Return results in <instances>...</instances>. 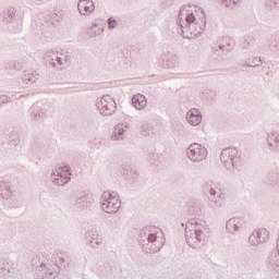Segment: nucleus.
Here are the masks:
<instances>
[{
  "label": "nucleus",
  "mask_w": 279,
  "mask_h": 279,
  "mask_svg": "<svg viewBox=\"0 0 279 279\" xmlns=\"http://www.w3.org/2000/svg\"><path fill=\"white\" fill-rule=\"evenodd\" d=\"M183 38H199L206 31V13L195 4L181 7L177 21Z\"/></svg>",
  "instance_id": "nucleus-1"
},
{
  "label": "nucleus",
  "mask_w": 279,
  "mask_h": 279,
  "mask_svg": "<svg viewBox=\"0 0 279 279\" xmlns=\"http://www.w3.org/2000/svg\"><path fill=\"white\" fill-rule=\"evenodd\" d=\"M96 106L102 117H112L117 112V102L110 95L98 98Z\"/></svg>",
  "instance_id": "nucleus-2"
},
{
  "label": "nucleus",
  "mask_w": 279,
  "mask_h": 279,
  "mask_svg": "<svg viewBox=\"0 0 279 279\" xmlns=\"http://www.w3.org/2000/svg\"><path fill=\"white\" fill-rule=\"evenodd\" d=\"M44 58L52 69H62V66L69 64V57L57 51L49 50Z\"/></svg>",
  "instance_id": "nucleus-3"
},
{
  "label": "nucleus",
  "mask_w": 279,
  "mask_h": 279,
  "mask_svg": "<svg viewBox=\"0 0 279 279\" xmlns=\"http://www.w3.org/2000/svg\"><path fill=\"white\" fill-rule=\"evenodd\" d=\"M121 206V202H119V197L117 195H112L110 192H105L102 195L101 208L105 213H117Z\"/></svg>",
  "instance_id": "nucleus-4"
},
{
  "label": "nucleus",
  "mask_w": 279,
  "mask_h": 279,
  "mask_svg": "<svg viewBox=\"0 0 279 279\" xmlns=\"http://www.w3.org/2000/svg\"><path fill=\"white\" fill-rule=\"evenodd\" d=\"M158 62L163 69H178L180 66V58L173 53H162Z\"/></svg>",
  "instance_id": "nucleus-5"
},
{
  "label": "nucleus",
  "mask_w": 279,
  "mask_h": 279,
  "mask_svg": "<svg viewBox=\"0 0 279 279\" xmlns=\"http://www.w3.org/2000/svg\"><path fill=\"white\" fill-rule=\"evenodd\" d=\"M185 120L192 128H197L204 121V116L199 109L192 108L186 112Z\"/></svg>",
  "instance_id": "nucleus-6"
},
{
  "label": "nucleus",
  "mask_w": 279,
  "mask_h": 279,
  "mask_svg": "<svg viewBox=\"0 0 279 279\" xmlns=\"http://www.w3.org/2000/svg\"><path fill=\"white\" fill-rule=\"evenodd\" d=\"M78 13L88 16L95 12V2L93 0H80L77 3Z\"/></svg>",
  "instance_id": "nucleus-7"
},
{
  "label": "nucleus",
  "mask_w": 279,
  "mask_h": 279,
  "mask_svg": "<svg viewBox=\"0 0 279 279\" xmlns=\"http://www.w3.org/2000/svg\"><path fill=\"white\" fill-rule=\"evenodd\" d=\"M187 154L192 160H202L206 156V149L202 148L199 144L194 143L191 145Z\"/></svg>",
  "instance_id": "nucleus-8"
},
{
  "label": "nucleus",
  "mask_w": 279,
  "mask_h": 279,
  "mask_svg": "<svg viewBox=\"0 0 279 279\" xmlns=\"http://www.w3.org/2000/svg\"><path fill=\"white\" fill-rule=\"evenodd\" d=\"M130 131L128 130V125L118 124L116 125L112 134V141H123L128 138Z\"/></svg>",
  "instance_id": "nucleus-9"
},
{
  "label": "nucleus",
  "mask_w": 279,
  "mask_h": 279,
  "mask_svg": "<svg viewBox=\"0 0 279 279\" xmlns=\"http://www.w3.org/2000/svg\"><path fill=\"white\" fill-rule=\"evenodd\" d=\"M58 177L57 184H66L71 180V169L69 166H64L57 169Z\"/></svg>",
  "instance_id": "nucleus-10"
},
{
  "label": "nucleus",
  "mask_w": 279,
  "mask_h": 279,
  "mask_svg": "<svg viewBox=\"0 0 279 279\" xmlns=\"http://www.w3.org/2000/svg\"><path fill=\"white\" fill-rule=\"evenodd\" d=\"M132 105L136 110H145L147 108V98L143 94H137L132 97Z\"/></svg>",
  "instance_id": "nucleus-11"
},
{
  "label": "nucleus",
  "mask_w": 279,
  "mask_h": 279,
  "mask_svg": "<svg viewBox=\"0 0 279 279\" xmlns=\"http://www.w3.org/2000/svg\"><path fill=\"white\" fill-rule=\"evenodd\" d=\"M38 77H40L38 72L28 70L23 76V82H25V84H36V82H38Z\"/></svg>",
  "instance_id": "nucleus-12"
},
{
  "label": "nucleus",
  "mask_w": 279,
  "mask_h": 279,
  "mask_svg": "<svg viewBox=\"0 0 279 279\" xmlns=\"http://www.w3.org/2000/svg\"><path fill=\"white\" fill-rule=\"evenodd\" d=\"M15 16H16V9L13 7H10L5 11H3L2 23H4V25H9V23H12V21H14Z\"/></svg>",
  "instance_id": "nucleus-13"
},
{
  "label": "nucleus",
  "mask_w": 279,
  "mask_h": 279,
  "mask_svg": "<svg viewBox=\"0 0 279 279\" xmlns=\"http://www.w3.org/2000/svg\"><path fill=\"white\" fill-rule=\"evenodd\" d=\"M235 41L232 37H226L222 39V43L219 45L220 51H232L234 49Z\"/></svg>",
  "instance_id": "nucleus-14"
},
{
  "label": "nucleus",
  "mask_w": 279,
  "mask_h": 279,
  "mask_svg": "<svg viewBox=\"0 0 279 279\" xmlns=\"http://www.w3.org/2000/svg\"><path fill=\"white\" fill-rule=\"evenodd\" d=\"M245 64L246 66H252V68L260 66V64H263V59L258 57H253L251 59H247L245 61Z\"/></svg>",
  "instance_id": "nucleus-15"
},
{
  "label": "nucleus",
  "mask_w": 279,
  "mask_h": 279,
  "mask_svg": "<svg viewBox=\"0 0 279 279\" xmlns=\"http://www.w3.org/2000/svg\"><path fill=\"white\" fill-rule=\"evenodd\" d=\"M101 28L97 24H94L92 27L88 28L87 34L90 36V38H96V36H99L101 34Z\"/></svg>",
  "instance_id": "nucleus-16"
},
{
  "label": "nucleus",
  "mask_w": 279,
  "mask_h": 279,
  "mask_svg": "<svg viewBox=\"0 0 279 279\" xmlns=\"http://www.w3.org/2000/svg\"><path fill=\"white\" fill-rule=\"evenodd\" d=\"M220 3L225 5V8H234L241 3V0H220Z\"/></svg>",
  "instance_id": "nucleus-17"
},
{
  "label": "nucleus",
  "mask_w": 279,
  "mask_h": 279,
  "mask_svg": "<svg viewBox=\"0 0 279 279\" xmlns=\"http://www.w3.org/2000/svg\"><path fill=\"white\" fill-rule=\"evenodd\" d=\"M266 8L268 10H278L279 9V0H266Z\"/></svg>",
  "instance_id": "nucleus-18"
},
{
  "label": "nucleus",
  "mask_w": 279,
  "mask_h": 279,
  "mask_svg": "<svg viewBox=\"0 0 279 279\" xmlns=\"http://www.w3.org/2000/svg\"><path fill=\"white\" fill-rule=\"evenodd\" d=\"M45 117V111H33L31 118L33 121H40Z\"/></svg>",
  "instance_id": "nucleus-19"
},
{
  "label": "nucleus",
  "mask_w": 279,
  "mask_h": 279,
  "mask_svg": "<svg viewBox=\"0 0 279 279\" xmlns=\"http://www.w3.org/2000/svg\"><path fill=\"white\" fill-rule=\"evenodd\" d=\"M107 23H108V29H117V25H119L117 20H114L112 17H109Z\"/></svg>",
  "instance_id": "nucleus-20"
},
{
  "label": "nucleus",
  "mask_w": 279,
  "mask_h": 279,
  "mask_svg": "<svg viewBox=\"0 0 279 279\" xmlns=\"http://www.w3.org/2000/svg\"><path fill=\"white\" fill-rule=\"evenodd\" d=\"M11 69H15L16 71L21 70V63L19 61H13L11 63Z\"/></svg>",
  "instance_id": "nucleus-21"
},
{
  "label": "nucleus",
  "mask_w": 279,
  "mask_h": 279,
  "mask_svg": "<svg viewBox=\"0 0 279 279\" xmlns=\"http://www.w3.org/2000/svg\"><path fill=\"white\" fill-rule=\"evenodd\" d=\"M8 101H10V97L7 95L0 96V104H8Z\"/></svg>",
  "instance_id": "nucleus-22"
},
{
  "label": "nucleus",
  "mask_w": 279,
  "mask_h": 279,
  "mask_svg": "<svg viewBox=\"0 0 279 279\" xmlns=\"http://www.w3.org/2000/svg\"><path fill=\"white\" fill-rule=\"evenodd\" d=\"M195 234H196V239H198V241H202V239H199V235L202 234V231L198 230V231L195 232Z\"/></svg>",
  "instance_id": "nucleus-23"
},
{
  "label": "nucleus",
  "mask_w": 279,
  "mask_h": 279,
  "mask_svg": "<svg viewBox=\"0 0 279 279\" xmlns=\"http://www.w3.org/2000/svg\"><path fill=\"white\" fill-rule=\"evenodd\" d=\"M148 240H149V241H156V235L150 234V235L148 236Z\"/></svg>",
  "instance_id": "nucleus-24"
},
{
  "label": "nucleus",
  "mask_w": 279,
  "mask_h": 279,
  "mask_svg": "<svg viewBox=\"0 0 279 279\" xmlns=\"http://www.w3.org/2000/svg\"><path fill=\"white\" fill-rule=\"evenodd\" d=\"M272 47H274V49H278V51H279V44H274Z\"/></svg>",
  "instance_id": "nucleus-25"
}]
</instances>
